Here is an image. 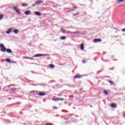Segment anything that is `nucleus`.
Wrapping results in <instances>:
<instances>
[{
	"label": "nucleus",
	"mask_w": 125,
	"mask_h": 125,
	"mask_svg": "<svg viewBox=\"0 0 125 125\" xmlns=\"http://www.w3.org/2000/svg\"><path fill=\"white\" fill-rule=\"evenodd\" d=\"M42 56L46 57V56H50V55L47 54H39L35 55L33 56V57H41Z\"/></svg>",
	"instance_id": "f257e3e1"
},
{
	"label": "nucleus",
	"mask_w": 125,
	"mask_h": 125,
	"mask_svg": "<svg viewBox=\"0 0 125 125\" xmlns=\"http://www.w3.org/2000/svg\"><path fill=\"white\" fill-rule=\"evenodd\" d=\"M0 51L1 52H5L7 50L6 48L3 44H0Z\"/></svg>",
	"instance_id": "f03ea898"
},
{
	"label": "nucleus",
	"mask_w": 125,
	"mask_h": 125,
	"mask_svg": "<svg viewBox=\"0 0 125 125\" xmlns=\"http://www.w3.org/2000/svg\"><path fill=\"white\" fill-rule=\"evenodd\" d=\"M43 2V1L42 0H38L35 2V3L36 5H40V4H42Z\"/></svg>",
	"instance_id": "7ed1b4c3"
},
{
	"label": "nucleus",
	"mask_w": 125,
	"mask_h": 125,
	"mask_svg": "<svg viewBox=\"0 0 125 125\" xmlns=\"http://www.w3.org/2000/svg\"><path fill=\"white\" fill-rule=\"evenodd\" d=\"M13 29H14V28H11L9 29V31H7L6 32V34H11V33L12 32V30H13Z\"/></svg>",
	"instance_id": "20e7f679"
},
{
	"label": "nucleus",
	"mask_w": 125,
	"mask_h": 125,
	"mask_svg": "<svg viewBox=\"0 0 125 125\" xmlns=\"http://www.w3.org/2000/svg\"><path fill=\"white\" fill-rule=\"evenodd\" d=\"M13 9H14V10H15V11H16V12H17V13H18L19 14H21V13H20L19 11V10L17 9V8L16 7H14Z\"/></svg>",
	"instance_id": "39448f33"
},
{
	"label": "nucleus",
	"mask_w": 125,
	"mask_h": 125,
	"mask_svg": "<svg viewBox=\"0 0 125 125\" xmlns=\"http://www.w3.org/2000/svg\"><path fill=\"white\" fill-rule=\"evenodd\" d=\"M94 42H102V40L101 39H97L94 40Z\"/></svg>",
	"instance_id": "423d86ee"
},
{
	"label": "nucleus",
	"mask_w": 125,
	"mask_h": 125,
	"mask_svg": "<svg viewBox=\"0 0 125 125\" xmlns=\"http://www.w3.org/2000/svg\"><path fill=\"white\" fill-rule=\"evenodd\" d=\"M39 95H40L41 96H44L45 95V93H42V92H38Z\"/></svg>",
	"instance_id": "0eeeda50"
},
{
	"label": "nucleus",
	"mask_w": 125,
	"mask_h": 125,
	"mask_svg": "<svg viewBox=\"0 0 125 125\" xmlns=\"http://www.w3.org/2000/svg\"><path fill=\"white\" fill-rule=\"evenodd\" d=\"M80 48L81 50H83L84 49V44L83 43H82L80 45Z\"/></svg>",
	"instance_id": "6e6552de"
},
{
	"label": "nucleus",
	"mask_w": 125,
	"mask_h": 125,
	"mask_svg": "<svg viewBox=\"0 0 125 125\" xmlns=\"http://www.w3.org/2000/svg\"><path fill=\"white\" fill-rule=\"evenodd\" d=\"M6 51L8 53H10L11 54L13 53V52H12V50L10 49H7Z\"/></svg>",
	"instance_id": "1a4fd4ad"
},
{
	"label": "nucleus",
	"mask_w": 125,
	"mask_h": 125,
	"mask_svg": "<svg viewBox=\"0 0 125 125\" xmlns=\"http://www.w3.org/2000/svg\"><path fill=\"white\" fill-rule=\"evenodd\" d=\"M35 14L38 16H42V14L39 12H35Z\"/></svg>",
	"instance_id": "9d476101"
},
{
	"label": "nucleus",
	"mask_w": 125,
	"mask_h": 125,
	"mask_svg": "<svg viewBox=\"0 0 125 125\" xmlns=\"http://www.w3.org/2000/svg\"><path fill=\"white\" fill-rule=\"evenodd\" d=\"M30 13H31V11L30 10L26 11L24 12V14H25V15H29V14H30Z\"/></svg>",
	"instance_id": "9b49d317"
},
{
	"label": "nucleus",
	"mask_w": 125,
	"mask_h": 125,
	"mask_svg": "<svg viewBox=\"0 0 125 125\" xmlns=\"http://www.w3.org/2000/svg\"><path fill=\"white\" fill-rule=\"evenodd\" d=\"M13 32L15 33L16 34H17L18 33H19V29H15L13 31Z\"/></svg>",
	"instance_id": "f8f14e48"
},
{
	"label": "nucleus",
	"mask_w": 125,
	"mask_h": 125,
	"mask_svg": "<svg viewBox=\"0 0 125 125\" xmlns=\"http://www.w3.org/2000/svg\"><path fill=\"white\" fill-rule=\"evenodd\" d=\"M5 61L6 62H7V63H11V61L9 59H6Z\"/></svg>",
	"instance_id": "ddd939ff"
},
{
	"label": "nucleus",
	"mask_w": 125,
	"mask_h": 125,
	"mask_svg": "<svg viewBox=\"0 0 125 125\" xmlns=\"http://www.w3.org/2000/svg\"><path fill=\"white\" fill-rule=\"evenodd\" d=\"M111 107L112 108H117V105H116V104H111Z\"/></svg>",
	"instance_id": "4468645a"
},
{
	"label": "nucleus",
	"mask_w": 125,
	"mask_h": 125,
	"mask_svg": "<svg viewBox=\"0 0 125 125\" xmlns=\"http://www.w3.org/2000/svg\"><path fill=\"white\" fill-rule=\"evenodd\" d=\"M81 78H82V76L79 75H77L74 77V79H81Z\"/></svg>",
	"instance_id": "2eb2a0df"
},
{
	"label": "nucleus",
	"mask_w": 125,
	"mask_h": 125,
	"mask_svg": "<svg viewBox=\"0 0 125 125\" xmlns=\"http://www.w3.org/2000/svg\"><path fill=\"white\" fill-rule=\"evenodd\" d=\"M78 33V32H71V31H68V34H73V35H75V34Z\"/></svg>",
	"instance_id": "dca6fc26"
},
{
	"label": "nucleus",
	"mask_w": 125,
	"mask_h": 125,
	"mask_svg": "<svg viewBox=\"0 0 125 125\" xmlns=\"http://www.w3.org/2000/svg\"><path fill=\"white\" fill-rule=\"evenodd\" d=\"M104 94H105V95H108V94H109V93H108V91L105 90L104 92Z\"/></svg>",
	"instance_id": "f3484780"
},
{
	"label": "nucleus",
	"mask_w": 125,
	"mask_h": 125,
	"mask_svg": "<svg viewBox=\"0 0 125 125\" xmlns=\"http://www.w3.org/2000/svg\"><path fill=\"white\" fill-rule=\"evenodd\" d=\"M61 40H66V37L65 36L61 37Z\"/></svg>",
	"instance_id": "a211bd4d"
},
{
	"label": "nucleus",
	"mask_w": 125,
	"mask_h": 125,
	"mask_svg": "<svg viewBox=\"0 0 125 125\" xmlns=\"http://www.w3.org/2000/svg\"><path fill=\"white\" fill-rule=\"evenodd\" d=\"M58 101H64V99H62V98H57Z\"/></svg>",
	"instance_id": "6ab92c4d"
},
{
	"label": "nucleus",
	"mask_w": 125,
	"mask_h": 125,
	"mask_svg": "<svg viewBox=\"0 0 125 125\" xmlns=\"http://www.w3.org/2000/svg\"><path fill=\"white\" fill-rule=\"evenodd\" d=\"M2 18H3V15L1 14L0 15V20H1V19H2Z\"/></svg>",
	"instance_id": "aec40b11"
},
{
	"label": "nucleus",
	"mask_w": 125,
	"mask_h": 125,
	"mask_svg": "<svg viewBox=\"0 0 125 125\" xmlns=\"http://www.w3.org/2000/svg\"><path fill=\"white\" fill-rule=\"evenodd\" d=\"M82 62H83V64H84V63H86V60H82Z\"/></svg>",
	"instance_id": "412c9836"
},
{
	"label": "nucleus",
	"mask_w": 125,
	"mask_h": 125,
	"mask_svg": "<svg viewBox=\"0 0 125 125\" xmlns=\"http://www.w3.org/2000/svg\"><path fill=\"white\" fill-rule=\"evenodd\" d=\"M27 5H28V4H26L25 3L22 4V6H23L24 7H25V6H27Z\"/></svg>",
	"instance_id": "4be33fe9"
},
{
	"label": "nucleus",
	"mask_w": 125,
	"mask_h": 125,
	"mask_svg": "<svg viewBox=\"0 0 125 125\" xmlns=\"http://www.w3.org/2000/svg\"><path fill=\"white\" fill-rule=\"evenodd\" d=\"M109 83H111V84H114V82L113 81H111V80L109 81Z\"/></svg>",
	"instance_id": "5701e85b"
},
{
	"label": "nucleus",
	"mask_w": 125,
	"mask_h": 125,
	"mask_svg": "<svg viewBox=\"0 0 125 125\" xmlns=\"http://www.w3.org/2000/svg\"><path fill=\"white\" fill-rule=\"evenodd\" d=\"M24 59H29V57H23Z\"/></svg>",
	"instance_id": "b1692460"
},
{
	"label": "nucleus",
	"mask_w": 125,
	"mask_h": 125,
	"mask_svg": "<svg viewBox=\"0 0 125 125\" xmlns=\"http://www.w3.org/2000/svg\"><path fill=\"white\" fill-rule=\"evenodd\" d=\"M80 14V13H77L76 14H74L73 15V16H77V15H79Z\"/></svg>",
	"instance_id": "393cba45"
},
{
	"label": "nucleus",
	"mask_w": 125,
	"mask_h": 125,
	"mask_svg": "<svg viewBox=\"0 0 125 125\" xmlns=\"http://www.w3.org/2000/svg\"><path fill=\"white\" fill-rule=\"evenodd\" d=\"M50 68H54V65L53 64H50Z\"/></svg>",
	"instance_id": "a878e982"
},
{
	"label": "nucleus",
	"mask_w": 125,
	"mask_h": 125,
	"mask_svg": "<svg viewBox=\"0 0 125 125\" xmlns=\"http://www.w3.org/2000/svg\"><path fill=\"white\" fill-rule=\"evenodd\" d=\"M71 11H75V9H72V10H70V11H66V12H71Z\"/></svg>",
	"instance_id": "bb28decb"
},
{
	"label": "nucleus",
	"mask_w": 125,
	"mask_h": 125,
	"mask_svg": "<svg viewBox=\"0 0 125 125\" xmlns=\"http://www.w3.org/2000/svg\"><path fill=\"white\" fill-rule=\"evenodd\" d=\"M53 109L57 110V109H58V107H56V106H54V107H53Z\"/></svg>",
	"instance_id": "cd10ccee"
},
{
	"label": "nucleus",
	"mask_w": 125,
	"mask_h": 125,
	"mask_svg": "<svg viewBox=\"0 0 125 125\" xmlns=\"http://www.w3.org/2000/svg\"><path fill=\"white\" fill-rule=\"evenodd\" d=\"M61 31L62 32V33H65V32H66V30H65V29H62L61 30Z\"/></svg>",
	"instance_id": "c85d7f7f"
},
{
	"label": "nucleus",
	"mask_w": 125,
	"mask_h": 125,
	"mask_svg": "<svg viewBox=\"0 0 125 125\" xmlns=\"http://www.w3.org/2000/svg\"><path fill=\"white\" fill-rule=\"evenodd\" d=\"M17 89H18V88H12V90H16Z\"/></svg>",
	"instance_id": "c756f323"
},
{
	"label": "nucleus",
	"mask_w": 125,
	"mask_h": 125,
	"mask_svg": "<svg viewBox=\"0 0 125 125\" xmlns=\"http://www.w3.org/2000/svg\"><path fill=\"white\" fill-rule=\"evenodd\" d=\"M53 101H58L57 98V99H52Z\"/></svg>",
	"instance_id": "7c9ffc66"
},
{
	"label": "nucleus",
	"mask_w": 125,
	"mask_h": 125,
	"mask_svg": "<svg viewBox=\"0 0 125 125\" xmlns=\"http://www.w3.org/2000/svg\"><path fill=\"white\" fill-rule=\"evenodd\" d=\"M29 59H30V60H34V58H33V57L32 58L29 57Z\"/></svg>",
	"instance_id": "2f4dec72"
},
{
	"label": "nucleus",
	"mask_w": 125,
	"mask_h": 125,
	"mask_svg": "<svg viewBox=\"0 0 125 125\" xmlns=\"http://www.w3.org/2000/svg\"><path fill=\"white\" fill-rule=\"evenodd\" d=\"M125 1V0H119V1L120 2H122V1Z\"/></svg>",
	"instance_id": "473e14b6"
},
{
	"label": "nucleus",
	"mask_w": 125,
	"mask_h": 125,
	"mask_svg": "<svg viewBox=\"0 0 125 125\" xmlns=\"http://www.w3.org/2000/svg\"><path fill=\"white\" fill-rule=\"evenodd\" d=\"M32 6H33V7H35V6H36V4H33L32 5Z\"/></svg>",
	"instance_id": "72a5a7b5"
},
{
	"label": "nucleus",
	"mask_w": 125,
	"mask_h": 125,
	"mask_svg": "<svg viewBox=\"0 0 125 125\" xmlns=\"http://www.w3.org/2000/svg\"><path fill=\"white\" fill-rule=\"evenodd\" d=\"M78 8L77 7H75L74 8V10H76V9H77Z\"/></svg>",
	"instance_id": "f704fd0d"
},
{
	"label": "nucleus",
	"mask_w": 125,
	"mask_h": 125,
	"mask_svg": "<svg viewBox=\"0 0 125 125\" xmlns=\"http://www.w3.org/2000/svg\"><path fill=\"white\" fill-rule=\"evenodd\" d=\"M45 125H50V124H49V123H46V124H45Z\"/></svg>",
	"instance_id": "c9c22d12"
},
{
	"label": "nucleus",
	"mask_w": 125,
	"mask_h": 125,
	"mask_svg": "<svg viewBox=\"0 0 125 125\" xmlns=\"http://www.w3.org/2000/svg\"><path fill=\"white\" fill-rule=\"evenodd\" d=\"M122 31H123V32H125V29H123Z\"/></svg>",
	"instance_id": "e433bc0d"
},
{
	"label": "nucleus",
	"mask_w": 125,
	"mask_h": 125,
	"mask_svg": "<svg viewBox=\"0 0 125 125\" xmlns=\"http://www.w3.org/2000/svg\"><path fill=\"white\" fill-rule=\"evenodd\" d=\"M34 85H40L39 84H34Z\"/></svg>",
	"instance_id": "4c0bfd02"
},
{
	"label": "nucleus",
	"mask_w": 125,
	"mask_h": 125,
	"mask_svg": "<svg viewBox=\"0 0 125 125\" xmlns=\"http://www.w3.org/2000/svg\"><path fill=\"white\" fill-rule=\"evenodd\" d=\"M12 85V86H15V84H12V85Z\"/></svg>",
	"instance_id": "58836bf2"
},
{
	"label": "nucleus",
	"mask_w": 125,
	"mask_h": 125,
	"mask_svg": "<svg viewBox=\"0 0 125 125\" xmlns=\"http://www.w3.org/2000/svg\"><path fill=\"white\" fill-rule=\"evenodd\" d=\"M117 60H118L117 59L114 60L113 61H117Z\"/></svg>",
	"instance_id": "ea45409f"
},
{
	"label": "nucleus",
	"mask_w": 125,
	"mask_h": 125,
	"mask_svg": "<svg viewBox=\"0 0 125 125\" xmlns=\"http://www.w3.org/2000/svg\"><path fill=\"white\" fill-rule=\"evenodd\" d=\"M34 91H32L31 92V93H34Z\"/></svg>",
	"instance_id": "a19ab883"
},
{
	"label": "nucleus",
	"mask_w": 125,
	"mask_h": 125,
	"mask_svg": "<svg viewBox=\"0 0 125 125\" xmlns=\"http://www.w3.org/2000/svg\"><path fill=\"white\" fill-rule=\"evenodd\" d=\"M36 112H38V110H36Z\"/></svg>",
	"instance_id": "79ce46f5"
},
{
	"label": "nucleus",
	"mask_w": 125,
	"mask_h": 125,
	"mask_svg": "<svg viewBox=\"0 0 125 125\" xmlns=\"http://www.w3.org/2000/svg\"><path fill=\"white\" fill-rule=\"evenodd\" d=\"M19 89H21V88H19Z\"/></svg>",
	"instance_id": "37998d69"
},
{
	"label": "nucleus",
	"mask_w": 125,
	"mask_h": 125,
	"mask_svg": "<svg viewBox=\"0 0 125 125\" xmlns=\"http://www.w3.org/2000/svg\"><path fill=\"white\" fill-rule=\"evenodd\" d=\"M50 125H53V124H50Z\"/></svg>",
	"instance_id": "c03bdc74"
}]
</instances>
